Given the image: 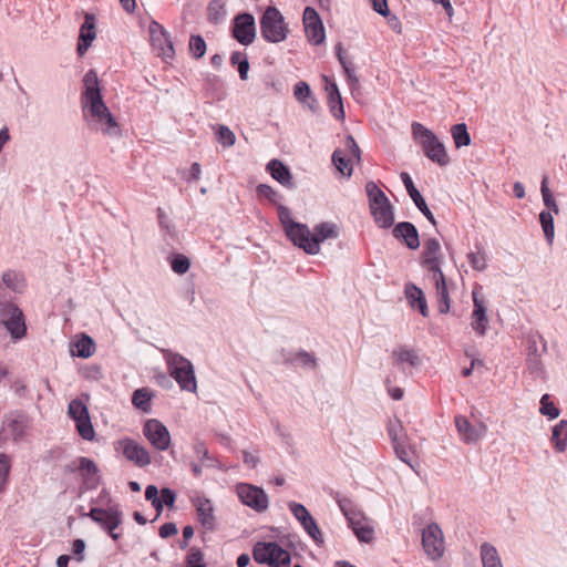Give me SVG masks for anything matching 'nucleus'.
<instances>
[{
	"label": "nucleus",
	"instance_id": "nucleus-40",
	"mask_svg": "<svg viewBox=\"0 0 567 567\" xmlns=\"http://www.w3.org/2000/svg\"><path fill=\"white\" fill-rule=\"evenodd\" d=\"M2 281L13 292L21 293L25 288L23 275L14 270H7L3 272Z\"/></svg>",
	"mask_w": 567,
	"mask_h": 567
},
{
	"label": "nucleus",
	"instance_id": "nucleus-2",
	"mask_svg": "<svg viewBox=\"0 0 567 567\" xmlns=\"http://www.w3.org/2000/svg\"><path fill=\"white\" fill-rule=\"evenodd\" d=\"M411 128L414 140L421 145L429 159L440 166H446L450 163L444 144L431 130L417 122H413Z\"/></svg>",
	"mask_w": 567,
	"mask_h": 567
},
{
	"label": "nucleus",
	"instance_id": "nucleus-45",
	"mask_svg": "<svg viewBox=\"0 0 567 567\" xmlns=\"http://www.w3.org/2000/svg\"><path fill=\"white\" fill-rule=\"evenodd\" d=\"M476 251L467 254V259L473 269L484 271L487 268V255L482 245L475 246Z\"/></svg>",
	"mask_w": 567,
	"mask_h": 567
},
{
	"label": "nucleus",
	"instance_id": "nucleus-52",
	"mask_svg": "<svg viewBox=\"0 0 567 567\" xmlns=\"http://www.w3.org/2000/svg\"><path fill=\"white\" fill-rule=\"evenodd\" d=\"M189 51L195 59H199L205 54L206 42L202 35H192L190 37Z\"/></svg>",
	"mask_w": 567,
	"mask_h": 567
},
{
	"label": "nucleus",
	"instance_id": "nucleus-42",
	"mask_svg": "<svg viewBox=\"0 0 567 567\" xmlns=\"http://www.w3.org/2000/svg\"><path fill=\"white\" fill-rule=\"evenodd\" d=\"M551 441L558 452H564L567 447V421L561 420L553 429Z\"/></svg>",
	"mask_w": 567,
	"mask_h": 567
},
{
	"label": "nucleus",
	"instance_id": "nucleus-26",
	"mask_svg": "<svg viewBox=\"0 0 567 567\" xmlns=\"http://www.w3.org/2000/svg\"><path fill=\"white\" fill-rule=\"evenodd\" d=\"M96 37L95 33V19L91 13L85 14V20L80 29L79 43H78V54L83 56L87 49L91 47L92 42Z\"/></svg>",
	"mask_w": 567,
	"mask_h": 567
},
{
	"label": "nucleus",
	"instance_id": "nucleus-19",
	"mask_svg": "<svg viewBox=\"0 0 567 567\" xmlns=\"http://www.w3.org/2000/svg\"><path fill=\"white\" fill-rule=\"evenodd\" d=\"M94 522L102 525L113 539L118 538V534L114 533L122 522V514L116 507L92 508L87 514Z\"/></svg>",
	"mask_w": 567,
	"mask_h": 567
},
{
	"label": "nucleus",
	"instance_id": "nucleus-62",
	"mask_svg": "<svg viewBox=\"0 0 567 567\" xmlns=\"http://www.w3.org/2000/svg\"><path fill=\"white\" fill-rule=\"evenodd\" d=\"M388 24L395 33H398V34L402 33V23L396 16H389Z\"/></svg>",
	"mask_w": 567,
	"mask_h": 567
},
{
	"label": "nucleus",
	"instance_id": "nucleus-18",
	"mask_svg": "<svg viewBox=\"0 0 567 567\" xmlns=\"http://www.w3.org/2000/svg\"><path fill=\"white\" fill-rule=\"evenodd\" d=\"M233 37L243 45H249L256 38V24L252 14L244 12L234 20Z\"/></svg>",
	"mask_w": 567,
	"mask_h": 567
},
{
	"label": "nucleus",
	"instance_id": "nucleus-6",
	"mask_svg": "<svg viewBox=\"0 0 567 567\" xmlns=\"http://www.w3.org/2000/svg\"><path fill=\"white\" fill-rule=\"evenodd\" d=\"M168 371L179 384L181 390H197L193 364L186 358L168 352L166 355Z\"/></svg>",
	"mask_w": 567,
	"mask_h": 567
},
{
	"label": "nucleus",
	"instance_id": "nucleus-57",
	"mask_svg": "<svg viewBox=\"0 0 567 567\" xmlns=\"http://www.w3.org/2000/svg\"><path fill=\"white\" fill-rule=\"evenodd\" d=\"M257 193L259 196L265 197L271 202H276L277 193L275 189L266 184H260L257 186Z\"/></svg>",
	"mask_w": 567,
	"mask_h": 567
},
{
	"label": "nucleus",
	"instance_id": "nucleus-11",
	"mask_svg": "<svg viewBox=\"0 0 567 567\" xmlns=\"http://www.w3.org/2000/svg\"><path fill=\"white\" fill-rule=\"evenodd\" d=\"M84 398L85 400H72L69 404L68 413L70 417L75 422L76 430L81 437L87 441H92L95 436V432L86 406L89 396L84 395Z\"/></svg>",
	"mask_w": 567,
	"mask_h": 567
},
{
	"label": "nucleus",
	"instance_id": "nucleus-34",
	"mask_svg": "<svg viewBox=\"0 0 567 567\" xmlns=\"http://www.w3.org/2000/svg\"><path fill=\"white\" fill-rule=\"evenodd\" d=\"M528 342H529V352H528V358H527L528 371L535 378H542L544 374V371H543V367H542L540 354L537 352L536 338L535 337L529 338Z\"/></svg>",
	"mask_w": 567,
	"mask_h": 567
},
{
	"label": "nucleus",
	"instance_id": "nucleus-48",
	"mask_svg": "<svg viewBox=\"0 0 567 567\" xmlns=\"http://www.w3.org/2000/svg\"><path fill=\"white\" fill-rule=\"evenodd\" d=\"M216 140L224 147H230L236 143L234 132L226 125H218L216 130Z\"/></svg>",
	"mask_w": 567,
	"mask_h": 567
},
{
	"label": "nucleus",
	"instance_id": "nucleus-49",
	"mask_svg": "<svg viewBox=\"0 0 567 567\" xmlns=\"http://www.w3.org/2000/svg\"><path fill=\"white\" fill-rule=\"evenodd\" d=\"M547 182H548L547 176H544V178L542 181V187H540L543 200H544L545 206L550 209L549 212H553L554 214L558 215L559 207H558L551 192L549 190V188L547 186Z\"/></svg>",
	"mask_w": 567,
	"mask_h": 567
},
{
	"label": "nucleus",
	"instance_id": "nucleus-39",
	"mask_svg": "<svg viewBox=\"0 0 567 567\" xmlns=\"http://www.w3.org/2000/svg\"><path fill=\"white\" fill-rule=\"evenodd\" d=\"M293 95L299 102L307 105L310 110H316L317 101L312 96L310 86L306 82L300 81L296 84Z\"/></svg>",
	"mask_w": 567,
	"mask_h": 567
},
{
	"label": "nucleus",
	"instance_id": "nucleus-41",
	"mask_svg": "<svg viewBox=\"0 0 567 567\" xmlns=\"http://www.w3.org/2000/svg\"><path fill=\"white\" fill-rule=\"evenodd\" d=\"M227 16L225 3L221 0H213L207 7V20L213 24L221 23Z\"/></svg>",
	"mask_w": 567,
	"mask_h": 567
},
{
	"label": "nucleus",
	"instance_id": "nucleus-29",
	"mask_svg": "<svg viewBox=\"0 0 567 567\" xmlns=\"http://www.w3.org/2000/svg\"><path fill=\"white\" fill-rule=\"evenodd\" d=\"M323 80L326 82V91L328 92L330 112L337 120H344L346 114L338 85L334 82H330L326 75H323Z\"/></svg>",
	"mask_w": 567,
	"mask_h": 567
},
{
	"label": "nucleus",
	"instance_id": "nucleus-4",
	"mask_svg": "<svg viewBox=\"0 0 567 567\" xmlns=\"http://www.w3.org/2000/svg\"><path fill=\"white\" fill-rule=\"evenodd\" d=\"M260 32L270 43H279L287 39L288 25L285 18L276 7H268L260 18Z\"/></svg>",
	"mask_w": 567,
	"mask_h": 567
},
{
	"label": "nucleus",
	"instance_id": "nucleus-20",
	"mask_svg": "<svg viewBox=\"0 0 567 567\" xmlns=\"http://www.w3.org/2000/svg\"><path fill=\"white\" fill-rule=\"evenodd\" d=\"M443 256L441 245L436 238H430L424 241L422 251V266L433 272V276L443 272L441 269Z\"/></svg>",
	"mask_w": 567,
	"mask_h": 567
},
{
	"label": "nucleus",
	"instance_id": "nucleus-37",
	"mask_svg": "<svg viewBox=\"0 0 567 567\" xmlns=\"http://www.w3.org/2000/svg\"><path fill=\"white\" fill-rule=\"evenodd\" d=\"M284 362L308 369H315L317 367L316 357L307 351L289 352L284 355Z\"/></svg>",
	"mask_w": 567,
	"mask_h": 567
},
{
	"label": "nucleus",
	"instance_id": "nucleus-22",
	"mask_svg": "<svg viewBox=\"0 0 567 567\" xmlns=\"http://www.w3.org/2000/svg\"><path fill=\"white\" fill-rule=\"evenodd\" d=\"M348 523L360 542L367 544L373 542L375 533L372 519L358 512L357 514H351Z\"/></svg>",
	"mask_w": 567,
	"mask_h": 567
},
{
	"label": "nucleus",
	"instance_id": "nucleus-15",
	"mask_svg": "<svg viewBox=\"0 0 567 567\" xmlns=\"http://www.w3.org/2000/svg\"><path fill=\"white\" fill-rule=\"evenodd\" d=\"M144 436L157 451H166L171 446V434L158 420L152 419L144 423Z\"/></svg>",
	"mask_w": 567,
	"mask_h": 567
},
{
	"label": "nucleus",
	"instance_id": "nucleus-10",
	"mask_svg": "<svg viewBox=\"0 0 567 567\" xmlns=\"http://www.w3.org/2000/svg\"><path fill=\"white\" fill-rule=\"evenodd\" d=\"M1 323L6 327L13 340L22 339L27 333V326L22 310L14 303L0 305Z\"/></svg>",
	"mask_w": 567,
	"mask_h": 567
},
{
	"label": "nucleus",
	"instance_id": "nucleus-35",
	"mask_svg": "<svg viewBox=\"0 0 567 567\" xmlns=\"http://www.w3.org/2000/svg\"><path fill=\"white\" fill-rule=\"evenodd\" d=\"M116 451H121L128 461L141 465L142 453L138 444L131 439H123L116 443Z\"/></svg>",
	"mask_w": 567,
	"mask_h": 567
},
{
	"label": "nucleus",
	"instance_id": "nucleus-53",
	"mask_svg": "<svg viewBox=\"0 0 567 567\" xmlns=\"http://www.w3.org/2000/svg\"><path fill=\"white\" fill-rule=\"evenodd\" d=\"M187 567H206L204 554L199 548L192 547L186 557Z\"/></svg>",
	"mask_w": 567,
	"mask_h": 567
},
{
	"label": "nucleus",
	"instance_id": "nucleus-60",
	"mask_svg": "<svg viewBox=\"0 0 567 567\" xmlns=\"http://www.w3.org/2000/svg\"><path fill=\"white\" fill-rule=\"evenodd\" d=\"M346 146L349 150L350 155L357 161H360V148L352 136L346 138Z\"/></svg>",
	"mask_w": 567,
	"mask_h": 567
},
{
	"label": "nucleus",
	"instance_id": "nucleus-7",
	"mask_svg": "<svg viewBox=\"0 0 567 567\" xmlns=\"http://www.w3.org/2000/svg\"><path fill=\"white\" fill-rule=\"evenodd\" d=\"M150 44L154 54L165 62L175 56V49L167 30L158 22L152 20L148 25Z\"/></svg>",
	"mask_w": 567,
	"mask_h": 567
},
{
	"label": "nucleus",
	"instance_id": "nucleus-32",
	"mask_svg": "<svg viewBox=\"0 0 567 567\" xmlns=\"http://www.w3.org/2000/svg\"><path fill=\"white\" fill-rule=\"evenodd\" d=\"M405 296L412 308H417L423 317L429 316V308L423 291L413 284L405 286Z\"/></svg>",
	"mask_w": 567,
	"mask_h": 567
},
{
	"label": "nucleus",
	"instance_id": "nucleus-14",
	"mask_svg": "<svg viewBox=\"0 0 567 567\" xmlns=\"http://www.w3.org/2000/svg\"><path fill=\"white\" fill-rule=\"evenodd\" d=\"M239 499L247 506L257 512H264L268 507V496L265 491L258 486L240 483L236 487Z\"/></svg>",
	"mask_w": 567,
	"mask_h": 567
},
{
	"label": "nucleus",
	"instance_id": "nucleus-1",
	"mask_svg": "<svg viewBox=\"0 0 567 567\" xmlns=\"http://www.w3.org/2000/svg\"><path fill=\"white\" fill-rule=\"evenodd\" d=\"M83 82L84 91L81 96V105L87 127L111 138L120 137V124L103 101L97 74L93 70L89 71L84 75Z\"/></svg>",
	"mask_w": 567,
	"mask_h": 567
},
{
	"label": "nucleus",
	"instance_id": "nucleus-12",
	"mask_svg": "<svg viewBox=\"0 0 567 567\" xmlns=\"http://www.w3.org/2000/svg\"><path fill=\"white\" fill-rule=\"evenodd\" d=\"M454 423L460 440L465 444H477L487 433V425L484 422L473 423L464 415H456Z\"/></svg>",
	"mask_w": 567,
	"mask_h": 567
},
{
	"label": "nucleus",
	"instance_id": "nucleus-24",
	"mask_svg": "<svg viewBox=\"0 0 567 567\" xmlns=\"http://www.w3.org/2000/svg\"><path fill=\"white\" fill-rule=\"evenodd\" d=\"M144 496L147 501H151L156 512L155 517L162 512L163 505L173 506L176 497L175 493L169 488H163L159 495L157 487L154 485L146 487Z\"/></svg>",
	"mask_w": 567,
	"mask_h": 567
},
{
	"label": "nucleus",
	"instance_id": "nucleus-30",
	"mask_svg": "<svg viewBox=\"0 0 567 567\" xmlns=\"http://www.w3.org/2000/svg\"><path fill=\"white\" fill-rule=\"evenodd\" d=\"M74 464H76V468L80 471L85 484L90 488L96 487L100 480L96 464L87 457H79Z\"/></svg>",
	"mask_w": 567,
	"mask_h": 567
},
{
	"label": "nucleus",
	"instance_id": "nucleus-54",
	"mask_svg": "<svg viewBox=\"0 0 567 567\" xmlns=\"http://www.w3.org/2000/svg\"><path fill=\"white\" fill-rule=\"evenodd\" d=\"M171 266H172V269L176 274L183 275V274L188 271V269L190 267V262H189V259L186 256H184V255H176V256H174Z\"/></svg>",
	"mask_w": 567,
	"mask_h": 567
},
{
	"label": "nucleus",
	"instance_id": "nucleus-33",
	"mask_svg": "<svg viewBox=\"0 0 567 567\" xmlns=\"http://www.w3.org/2000/svg\"><path fill=\"white\" fill-rule=\"evenodd\" d=\"M267 169L270 173L271 177L278 181L281 185L287 187L293 186L291 182L292 176L289 168L286 165H284L280 161L271 159L267 165Z\"/></svg>",
	"mask_w": 567,
	"mask_h": 567
},
{
	"label": "nucleus",
	"instance_id": "nucleus-61",
	"mask_svg": "<svg viewBox=\"0 0 567 567\" xmlns=\"http://www.w3.org/2000/svg\"><path fill=\"white\" fill-rule=\"evenodd\" d=\"M175 534H177V528H176V525L174 523H165L159 528V535L163 538H167V537L173 536Z\"/></svg>",
	"mask_w": 567,
	"mask_h": 567
},
{
	"label": "nucleus",
	"instance_id": "nucleus-59",
	"mask_svg": "<svg viewBox=\"0 0 567 567\" xmlns=\"http://www.w3.org/2000/svg\"><path fill=\"white\" fill-rule=\"evenodd\" d=\"M372 8L375 12L383 17L390 16V10L386 0H371Z\"/></svg>",
	"mask_w": 567,
	"mask_h": 567
},
{
	"label": "nucleus",
	"instance_id": "nucleus-56",
	"mask_svg": "<svg viewBox=\"0 0 567 567\" xmlns=\"http://www.w3.org/2000/svg\"><path fill=\"white\" fill-rule=\"evenodd\" d=\"M342 68L347 74V79H348L351 90L353 91L354 89H358L359 87V79L354 73L352 63L350 61H347L346 65H342Z\"/></svg>",
	"mask_w": 567,
	"mask_h": 567
},
{
	"label": "nucleus",
	"instance_id": "nucleus-47",
	"mask_svg": "<svg viewBox=\"0 0 567 567\" xmlns=\"http://www.w3.org/2000/svg\"><path fill=\"white\" fill-rule=\"evenodd\" d=\"M332 162L337 169L344 176L352 175V166L350 165V159L346 158V155L342 151L336 150L332 154Z\"/></svg>",
	"mask_w": 567,
	"mask_h": 567
},
{
	"label": "nucleus",
	"instance_id": "nucleus-36",
	"mask_svg": "<svg viewBox=\"0 0 567 567\" xmlns=\"http://www.w3.org/2000/svg\"><path fill=\"white\" fill-rule=\"evenodd\" d=\"M71 354L73 357L89 358L95 351V343L89 336L82 334V337L74 343H71Z\"/></svg>",
	"mask_w": 567,
	"mask_h": 567
},
{
	"label": "nucleus",
	"instance_id": "nucleus-27",
	"mask_svg": "<svg viewBox=\"0 0 567 567\" xmlns=\"http://www.w3.org/2000/svg\"><path fill=\"white\" fill-rule=\"evenodd\" d=\"M193 505L196 508L197 518L200 524L208 530L215 527L214 507L210 499L204 496L193 498Z\"/></svg>",
	"mask_w": 567,
	"mask_h": 567
},
{
	"label": "nucleus",
	"instance_id": "nucleus-43",
	"mask_svg": "<svg viewBox=\"0 0 567 567\" xmlns=\"http://www.w3.org/2000/svg\"><path fill=\"white\" fill-rule=\"evenodd\" d=\"M481 558L484 567H503L496 548L487 543L481 546Z\"/></svg>",
	"mask_w": 567,
	"mask_h": 567
},
{
	"label": "nucleus",
	"instance_id": "nucleus-17",
	"mask_svg": "<svg viewBox=\"0 0 567 567\" xmlns=\"http://www.w3.org/2000/svg\"><path fill=\"white\" fill-rule=\"evenodd\" d=\"M303 25L307 39L311 44L319 45L324 42V27L318 12L311 7H307L303 11Z\"/></svg>",
	"mask_w": 567,
	"mask_h": 567
},
{
	"label": "nucleus",
	"instance_id": "nucleus-64",
	"mask_svg": "<svg viewBox=\"0 0 567 567\" xmlns=\"http://www.w3.org/2000/svg\"><path fill=\"white\" fill-rule=\"evenodd\" d=\"M85 549V543L82 539H75L72 544V551L74 555L80 556L79 560H82V554Z\"/></svg>",
	"mask_w": 567,
	"mask_h": 567
},
{
	"label": "nucleus",
	"instance_id": "nucleus-16",
	"mask_svg": "<svg viewBox=\"0 0 567 567\" xmlns=\"http://www.w3.org/2000/svg\"><path fill=\"white\" fill-rule=\"evenodd\" d=\"M288 507L295 518L307 532V534L313 539V542L318 545H322L323 537L321 530L318 527L316 520L310 515L309 511L302 504L296 502L288 503Z\"/></svg>",
	"mask_w": 567,
	"mask_h": 567
},
{
	"label": "nucleus",
	"instance_id": "nucleus-23",
	"mask_svg": "<svg viewBox=\"0 0 567 567\" xmlns=\"http://www.w3.org/2000/svg\"><path fill=\"white\" fill-rule=\"evenodd\" d=\"M472 298L474 309L472 312L471 327L478 336L483 337L485 336L488 326L485 301L483 298L480 297L477 289L473 290Z\"/></svg>",
	"mask_w": 567,
	"mask_h": 567
},
{
	"label": "nucleus",
	"instance_id": "nucleus-58",
	"mask_svg": "<svg viewBox=\"0 0 567 567\" xmlns=\"http://www.w3.org/2000/svg\"><path fill=\"white\" fill-rule=\"evenodd\" d=\"M338 505L348 520L350 519L351 514H357L359 512L352 507V503L348 498L338 499Z\"/></svg>",
	"mask_w": 567,
	"mask_h": 567
},
{
	"label": "nucleus",
	"instance_id": "nucleus-38",
	"mask_svg": "<svg viewBox=\"0 0 567 567\" xmlns=\"http://www.w3.org/2000/svg\"><path fill=\"white\" fill-rule=\"evenodd\" d=\"M393 362L398 365L409 364L416 367L420 364L417 353L409 348L400 347L392 352Z\"/></svg>",
	"mask_w": 567,
	"mask_h": 567
},
{
	"label": "nucleus",
	"instance_id": "nucleus-63",
	"mask_svg": "<svg viewBox=\"0 0 567 567\" xmlns=\"http://www.w3.org/2000/svg\"><path fill=\"white\" fill-rule=\"evenodd\" d=\"M249 71V62L247 58H243L238 64V72L241 80H247Z\"/></svg>",
	"mask_w": 567,
	"mask_h": 567
},
{
	"label": "nucleus",
	"instance_id": "nucleus-46",
	"mask_svg": "<svg viewBox=\"0 0 567 567\" xmlns=\"http://www.w3.org/2000/svg\"><path fill=\"white\" fill-rule=\"evenodd\" d=\"M539 223L548 244H551L555 236L554 217L551 212L543 210L539 214Z\"/></svg>",
	"mask_w": 567,
	"mask_h": 567
},
{
	"label": "nucleus",
	"instance_id": "nucleus-44",
	"mask_svg": "<svg viewBox=\"0 0 567 567\" xmlns=\"http://www.w3.org/2000/svg\"><path fill=\"white\" fill-rule=\"evenodd\" d=\"M451 134L456 148L468 146L471 144V135L465 123H458L451 127Z\"/></svg>",
	"mask_w": 567,
	"mask_h": 567
},
{
	"label": "nucleus",
	"instance_id": "nucleus-21",
	"mask_svg": "<svg viewBox=\"0 0 567 567\" xmlns=\"http://www.w3.org/2000/svg\"><path fill=\"white\" fill-rule=\"evenodd\" d=\"M278 215L286 235L297 246L300 237L309 234V228L305 224L292 220L290 209L286 206L278 205Z\"/></svg>",
	"mask_w": 567,
	"mask_h": 567
},
{
	"label": "nucleus",
	"instance_id": "nucleus-9",
	"mask_svg": "<svg viewBox=\"0 0 567 567\" xmlns=\"http://www.w3.org/2000/svg\"><path fill=\"white\" fill-rule=\"evenodd\" d=\"M338 227L332 223H321L315 226L313 233L309 230L308 235L301 236L298 247L309 255H317L320 251V244L327 239L338 237Z\"/></svg>",
	"mask_w": 567,
	"mask_h": 567
},
{
	"label": "nucleus",
	"instance_id": "nucleus-25",
	"mask_svg": "<svg viewBox=\"0 0 567 567\" xmlns=\"http://www.w3.org/2000/svg\"><path fill=\"white\" fill-rule=\"evenodd\" d=\"M401 179L406 188V192L409 193L410 197L412 198L415 206L420 209V212L426 217V219L432 224L436 225V220L432 214V212L429 209L424 198L420 194V192L415 188L413 181L411 176L403 172L401 173Z\"/></svg>",
	"mask_w": 567,
	"mask_h": 567
},
{
	"label": "nucleus",
	"instance_id": "nucleus-55",
	"mask_svg": "<svg viewBox=\"0 0 567 567\" xmlns=\"http://www.w3.org/2000/svg\"><path fill=\"white\" fill-rule=\"evenodd\" d=\"M342 68L347 74V79H348L351 90L353 91L354 89H358L359 87V79L354 73L352 63L350 61H347L346 65H342Z\"/></svg>",
	"mask_w": 567,
	"mask_h": 567
},
{
	"label": "nucleus",
	"instance_id": "nucleus-28",
	"mask_svg": "<svg viewBox=\"0 0 567 567\" xmlns=\"http://www.w3.org/2000/svg\"><path fill=\"white\" fill-rule=\"evenodd\" d=\"M392 234L394 238L403 240L410 249H417L420 247L419 233L412 223L402 221L396 224Z\"/></svg>",
	"mask_w": 567,
	"mask_h": 567
},
{
	"label": "nucleus",
	"instance_id": "nucleus-13",
	"mask_svg": "<svg viewBox=\"0 0 567 567\" xmlns=\"http://www.w3.org/2000/svg\"><path fill=\"white\" fill-rule=\"evenodd\" d=\"M422 545L431 559L435 560L443 556L444 537L437 524H430L423 529Z\"/></svg>",
	"mask_w": 567,
	"mask_h": 567
},
{
	"label": "nucleus",
	"instance_id": "nucleus-51",
	"mask_svg": "<svg viewBox=\"0 0 567 567\" xmlns=\"http://www.w3.org/2000/svg\"><path fill=\"white\" fill-rule=\"evenodd\" d=\"M539 412L549 419H556L559 415V409L556 406L549 394H545L542 398Z\"/></svg>",
	"mask_w": 567,
	"mask_h": 567
},
{
	"label": "nucleus",
	"instance_id": "nucleus-50",
	"mask_svg": "<svg viewBox=\"0 0 567 567\" xmlns=\"http://www.w3.org/2000/svg\"><path fill=\"white\" fill-rule=\"evenodd\" d=\"M10 471H11V458L7 454L1 453L0 454V494L7 487Z\"/></svg>",
	"mask_w": 567,
	"mask_h": 567
},
{
	"label": "nucleus",
	"instance_id": "nucleus-5",
	"mask_svg": "<svg viewBox=\"0 0 567 567\" xmlns=\"http://www.w3.org/2000/svg\"><path fill=\"white\" fill-rule=\"evenodd\" d=\"M386 432L392 442L396 456L402 462L413 467L412 461L415 457V450L410 444L408 433L402 422L398 417L390 419L386 424Z\"/></svg>",
	"mask_w": 567,
	"mask_h": 567
},
{
	"label": "nucleus",
	"instance_id": "nucleus-3",
	"mask_svg": "<svg viewBox=\"0 0 567 567\" xmlns=\"http://www.w3.org/2000/svg\"><path fill=\"white\" fill-rule=\"evenodd\" d=\"M365 192L369 198V207L375 224L380 228L388 229L394 224V208L383 190L374 182H368Z\"/></svg>",
	"mask_w": 567,
	"mask_h": 567
},
{
	"label": "nucleus",
	"instance_id": "nucleus-8",
	"mask_svg": "<svg viewBox=\"0 0 567 567\" xmlns=\"http://www.w3.org/2000/svg\"><path fill=\"white\" fill-rule=\"evenodd\" d=\"M254 559L271 567H289L290 554L277 543H258L252 550Z\"/></svg>",
	"mask_w": 567,
	"mask_h": 567
},
{
	"label": "nucleus",
	"instance_id": "nucleus-31",
	"mask_svg": "<svg viewBox=\"0 0 567 567\" xmlns=\"http://www.w3.org/2000/svg\"><path fill=\"white\" fill-rule=\"evenodd\" d=\"M433 280L436 288L439 312L443 315L447 313L450 311L451 305L445 276L443 272H440V275L433 276Z\"/></svg>",
	"mask_w": 567,
	"mask_h": 567
}]
</instances>
